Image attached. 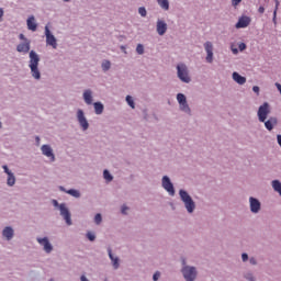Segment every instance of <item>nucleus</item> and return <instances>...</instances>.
Here are the masks:
<instances>
[{
    "mask_svg": "<svg viewBox=\"0 0 281 281\" xmlns=\"http://www.w3.org/2000/svg\"><path fill=\"white\" fill-rule=\"evenodd\" d=\"M38 63H41V57H38V54H36V52L31 50L29 67L31 69L32 77L35 78V80H41V70H38Z\"/></svg>",
    "mask_w": 281,
    "mask_h": 281,
    "instance_id": "f257e3e1",
    "label": "nucleus"
},
{
    "mask_svg": "<svg viewBox=\"0 0 281 281\" xmlns=\"http://www.w3.org/2000/svg\"><path fill=\"white\" fill-rule=\"evenodd\" d=\"M181 201H183L187 212H189V214H192L194 212V201L192 200V198L190 196V194H188L184 190H180L179 191Z\"/></svg>",
    "mask_w": 281,
    "mask_h": 281,
    "instance_id": "f03ea898",
    "label": "nucleus"
},
{
    "mask_svg": "<svg viewBox=\"0 0 281 281\" xmlns=\"http://www.w3.org/2000/svg\"><path fill=\"white\" fill-rule=\"evenodd\" d=\"M269 113H271V108L267 102H265L262 105L259 106L257 112L259 122H267Z\"/></svg>",
    "mask_w": 281,
    "mask_h": 281,
    "instance_id": "7ed1b4c3",
    "label": "nucleus"
},
{
    "mask_svg": "<svg viewBox=\"0 0 281 281\" xmlns=\"http://www.w3.org/2000/svg\"><path fill=\"white\" fill-rule=\"evenodd\" d=\"M177 70H178V78L182 81V82H190V75L188 74V66H186L184 64H179L177 66Z\"/></svg>",
    "mask_w": 281,
    "mask_h": 281,
    "instance_id": "20e7f679",
    "label": "nucleus"
},
{
    "mask_svg": "<svg viewBox=\"0 0 281 281\" xmlns=\"http://www.w3.org/2000/svg\"><path fill=\"white\" fill-rule=\"evenodd\" d=\"M182 274H183L184 280L194 281V280H196V268L184 266L182 268Z\"/></svg>",
    "mask_w": 281,
    "mask_h": 281,
    "instance_id": "39448f33",
    "label": "nucleus"
},
{
    "mask_svg": "<svg viewBox=\"0 0 281 281\" xmlns=\"http://www.w3.org/2000/svg\"><path fill=\"white\" fill-rule=\"evenodd\" d=\"M45 36L46 45H49L50 47H53V49H56L58 47V43L54 34H52V31H49V26H45Z\"/></svg>",
    "mask_w": 281,
    "mask_h": 281,
    "instance_id": "423d86ee",
    "label": "nucleus"
},
{
    "mask_svg": "<svg viewBox=\"0 0 281 281\" xmlns=\"http://www.w3.org/2000/svg\"><path fill=\"white\" fill-rule=\"evenodd\" d=\"M37 243L43 247L46 254H52V251H54V246H52L47 237H37Z\"/></svg>",
    "mask_w": 281,
    "mask_h": 281,
    "instance_id": "0eeeda50",
    "label": "nucleus"
},
{
    "mask_svg": "<svg viewBox=\"0 0 281 281\" xmlns=\"http://www.w3.org/2000/svg\"><path fill=\"white\" fill-rule=\"evenodd\" d=\"M177 100L180 104L181 111H184V113H190V106L188 105V100L186 99V94L178 93Z\"/></svg>",
    "mask_w": 281,
    "mask_h": 281,
    "instance_id": "6e6552de",
    "label": "nucleus"
},
{
    "mask_svg": "<svg viewBox=\"0 0 281 281\" xmlns=\"http://www.w3.org/2000/svg\"><path fill=\"white\" fill-rule=\"evenodd\" d=\"M162 188L166 189L170 196H175V186H172V182L170 181V178H168V176H165L162 178Z\"/></svg>",
    "mask_w": 281,
    "mask_h": 281,
    "instance_id": "1a4fd4ad",
    "label": "nucleus"
},
{
    "mask_svg": "<svg viewBox=\"0 0 281 281\" xmlns=\"http://www.w3.org/2000/svg\"><path fill=\"white\" fill-rule=\"evenodd\" d=\"M204 48L206 52V61L213 63L214 60V46L212 45V42H206L204 44Z\"/></svg>",
    "mask_w": 281,
    "mask_h": 281,
    "instance_id": "9d476101",
    "label": "nucleus"
},
{
    "mask_svg": "<svg viewBox=\"0 0 281 281\" xmlns=\"http://www.w3.org/2000/svg\"><path fill=\"white\" fill-rule=\"evenodd\" d=\"M251 23V18L247 16V15H243L241 18H239L238 22L236 23L235 27L237 30L244 29V27H249Z\"/></svg>",
    "mask_w": 281,
    "mask_h": 281,
    "instance_id": "9b49d317",
    "label": "nucleus"
},
{
    "mask_svg": "<svg viewBox=\"0 0 281 281\" xmlns=\"http://www.w3.org/2000/svg\"><path fill=\"white\" fill-rule=\"evenodd\" d=\"M5 175H8V179H7V186H14L16 183V178L14 177V173H12V171H10V169L8 168V165H3L2 166Z\"/></svg>",
    "mask_w": 281,
    "mask_h": 281,
    "instance_id": "f8f14e48",
    "label": "nucleus"
},
{
    "mask_svg": "<svg viewBox=\"0 0 281 281\" xmlns=\"http://www.w3.org/2000/svg\"><path fill=\"white\" fill-rule=\"evenodd\" d=\"M60 215L65 218L67 225H71V213H69V209L65 204L59 205Z\"/></svg>",
    "mask_w": 281,
    "mask_h": 281,
    "instance_id": "ddd939ff",
    "label": "nucleus"
},
{
    "mask_svg": "<svg viewBox=\"0 0 281 281\" xmlns=\"http://www.w3.org/2000/svg\"><path fill=\"white\" fill-rule=\"evenodd\" d=\"M77 120L83 131H87V128H89V122H87V119L85 117V112L82 110H78Z\"/></svg>",
    "mask_w": 281,
    "mask_h": 281,
    "instance_id": "4468645a",
    "label": "nucleus"
},
{
    "mask_svg": "<svg viewBox=\"0 0 281 281\" xmlns=\"http://www.w3.org/2000/svg\"><path fill=\"white\" fill-rule=\"evenodd\" d=\"M42 154L45 155V157H48L50 161H56V156H54V150L49 145L42 146Z\"/></svg>",
    "mask_w": 281,
    "mask_h": 281,
    "instance_id": "2eb2a0df",
    "label": "nucleus"
},
{
    "mask_svg": "<svg viewBox=\"0 0 281 281\" xmlns=\"http://www.w3.org/2000/svg\"><path fill=\"white\" fill-rule=\"evenodd\" d=\"M249 203L250 212H252L254 214H258L260 212V201H258V199L250 198Z\"/></svg>",
    "mask_w": 281,
    "mask_h": 281,
    "instance_id": "dca6fc26",
    "label": "nucleus"
},
{
    "mask_svg": "<svg viewBox=\"0 0 281 281\" xmlns=\"http://www.w3.org/2000/svg\"><path fill=\"white\" fill-rule=\"evenodd\" d=\"M157 32L159 36H164L166 32H168V24L164 22L162 20L157 21Z\"/></svg>",
    "mask_w": 281,
    "mask_h": 281,
    "instance_id": "f3484780",
    "label": "nucleus"
},
{
    "mask_svg": "<svg viewBox=\"0 0 281 281\" xmlns=\"http://www.w3.org/2000/svg\"><path fill=\"white\" fill-rule=\"evenodd\" d=\"M16 52L20 54H27V52H30V41L25 40V42L19 44L16 46Z\"/></svg>",
    "mask_w": 281,
    "mask_h": 281,
    "instance_id": "a211bd4d",
    "label": "nucleus"
},
{
    "mask_svg": "<svg viewBox=\"0 0 281 281\" xmlns=\"http://www.w3.org/2000/svg\"><path fill=\"white\" fill-rule=\"evenodd\" d=\"M26 25H27L29 30H31V32H36V27H38V25L35 22L34 15H31L27 19Z\"/></svg>",
    "mask_w": 281,
    "mask_h": 281,
    "instance_id": "6ab92c4d",
    "label": "nucleus"
},
{
    "mask_svg": "<svg viewBox=\"0 0 281 281\" xmlns=\"http://www.w3.org/2000/svg\"><path fill=\"white\" fill-rule=\"evenodd\" d=\"M278 124V119L270 117L268 121H265V126L268 131H273V127Z\"/></svg>",
    "mask_w": 281,
    "mask_h": 281,
    "instance_id": "aec40b11",
    "label": "nucleus"
},
{
    "mask_svg": "<svg viewBox=\"0 0 281 281\" xmlns=\"http://www.w3.org/2000/svg\"><path fill=\"white\" fill-rule=\"evenodd\" d=\"M2 235L4 238H7V240H12L14 236V229H12V227H5L2 232Z\"/></svg>",
    "mask_w": 281,
    "mask_h": 281,
    "instance_id": "412c9836",
    "label": "nucleus"
},
{
    "mask_svg": "<svg viewBox=\"0 0 281 281\" xmlns=\"http://www.w3.org/2000/svg\"><path fill=\"white\" fill-rule=\"evenodd\" d=\"M233 80L237 82V85H245V82H247V78L240 76L238 72H233Z\"/></svg>",
    "mask_w": 281,
    "mask_h": 281,
    "instance_id": "4be33fe9",
    "label": "nucleus"
},
{
    "mask_svg": "<svg viewBox=\"0 0 281 281\" xmlns=\"http://www.w3.org/2000/svg\"><path fill=\"white\" fill-rule=\"evenodd\" d=\"M161 10L168 11L170 10V1L168 0H156Z\"/></svg>",
    "mask_w": 281,
    "mask_h": 281,
    "instance_id": "5701e85b",
    "label": "nucleus"
},
{
    "mask_svg": "<svg viewBox=\"0 0 281 281\" xmlns=\"http://www.w3.org/2000/svg\"><path fill=\"white\" fill-rule=\"evenodd\" d=\"M276 7H274V11H273V18L272 21L276 25V23H278V10L280 8V0H274Z\"/></svg>",
    "mask_w": 281,
    "mask_h": 281,
    "instance_id": "b1692460",
    "label": "nucleus"
},
{
    "mask_svg": "<svg viewBox=\"0 0 281 281\" xmlns=\"http://www.w3.org/2000/svg\"><path fill=\"white\" fill-rule=\"evenodd\" d=\"M83 99L86 104H91L93 102V97H91V90H86L83 92Z\"/></svg>",
    "mask_w": 281,
    "mask_h": 281,
    "instance_id": "393cba45",
    "label": "nucleus"
},
{
    "mask_svg": "<svg viewBox=\"0 0 281 281\" xmlns=\"http://www.w3.org/2000/svg\"><path fill=\"white\" fill-rule=\"evenodd\" d=\"M109 257L112 260V265H113L114 269H119V267H120V259L113 257V252H111V249H109Z\"/></svg>",
    "mask_w": 281,
    "mask_h": 281,
    "instance_id": "a878e982",
    "label": "nucleus"
},
{
    "mask_svg": "<svg viewBox=\"0 0 281 281\" xmlns=\"http://www.w3.org/2000/svg\"><path fill=\"white\" fill-rule=\"evenodd\" d=\"M94 111L97 115H102L103 111H104V105L100 102H95L94 103Z\"/></svg>",
    "mask_w": 281,
    "mask_h": 281,
    "instance_id": "bb28decb",
    "label": "nucleus"
},
{
    "mask_svg": "<svg viewBox=\"0 0 281 281\" xmlns=\"http://www.w3.org/2000/svg\"><path fill=\"white\" fill-rule=\"evenodd\" d=\"M66 192H67V194H70V196H75V199H80V191H78L76 189H70Z\"/></svg>",
    "mask_w": 281,
    "mask_h": 281,
    "instance_id": "cd10ccee",
    "label": "nucleus"
},
{
    "mask_svg": "<svg viewBox=\"0 0 281 281\" xmlns=\"http://www.w3.org/2000/svg\"><path fill=\"white\" fill-rule=\"evenodd\" d=\"M103 178L105 179V181H113V176H111V172H109V170L106 169L103 171Z\"/></svg>",
    "mask_w": 281,
    "mask_h": 281,
    "instance_id": "c85d7f7f",
    "label": "nucleus"
},
{
    "mask_svg": "<svg viewBox=\"0 0 281 281\" xmlns=\"http://www.w3.org/2000/svg\"><path fill=\"white\" fill-rule=\"evenodd\" d=\"M102 69H103V71H109L111 69V61L104 60L102 63Z\"/></svg>",
    "mask_w": 281,
    "mask_h": 281,
    "instance_id": "c756f323",
    "label": "nucleus"
},
{
    "mask_svg": "<svg viewBox=\"0 0 281 281\" xmlns=\"http://www.w3.org/2000/svg\"><path fill=\"white\" fill-rule=\"evenodd\" d=\"M126 102H127V104H130V106H131L132 109H135V102L133 101V97L127 95V97H126Z\"/></svg>",
    "mask_w": 281,
    "mask_h": 281,
    "instance_id": "7c9ffc66",
    "label": "nucleus"
},
{
    "mask_svg": "<svg viewBox=\"0 0 281 281\" xmlns=\"http://www.w3.org/2000/svg\"><path fill=\"white\" fill-rule=\"evenodd\" d=\"M94 223L97 225H100L102 223V215L100 213H98L95 216H94Z\"/></svg>",
    "mask_w": 281,
    "mask_h": 281,
    "instance_id": "2f4dec72",
    "label": "nucleus"
},
{
    "mask_svg": "<svg viewBox=\"0 0 281 281\" xmlns=\"http://www.w3.org/2000/svg\"><path fill=\"white\" fill-rule=\"evenodd\" d=\"M138 14H140V16H146V14H147L146 8L140 7V8L138 9Z\"/></svg>",
    "mask_w": 281,
    "mask_h": 281,
    "instance_id": "473e14b6",
    "label": "nucleus"
},
{
    "mask_svg": "<svg viewBox=\"0 0 281 281\" xmlns=\"http://www.w3.org/2000/svg\"><path fill=\"white\" fill-rule=\"evenodd\" d=\"M136 52H137V54H140V55L144 54V45L138 44L136 47Z\"/></svg>",
    "mask_w": 281,
    "mask_h": 281,
    "instance_id": "72a5a7b5",
    "label": "nucleus"
},
{
    "mask_svg": "<svg viewBox=\"0 0 281 281\" xmlns=\"http://www.w3.org/2000/svg\"><path fill=\"white\" fill-rule=\"evenodd\" d=\"M239 52H245V49H247V44L246 43H240L238 45Z\"/></svg>",
    "mask_w": 281,
    "mask_h": 281,
    "instance_id": "f704fd0d",
    "label": "nucleus"
},
{
    "mask_svg": "<svg viewBox=\"0 0 281 281\" xmlns=\"http://www.w3.org/2000/svg\"><path fill=\"white\" fill-rule=\"evenodd\" d=\"M87 238L90 239L91 241L95 240V235L92 233H87Z\"/></svg>",
    "mask_w": 281,
    "mask_h": 281,
    "instance_id": "c9c22d12",
    "label": "nucleus"
},
{
    "mask_svg": "<svg viewBox=\"0 0 281 281\" xmlns=\"http://www.w3.org/2000/svg\"><path fill=\"white\" fill-rule=\"evenodd\" d=\"M252 91H254L255 93H257V95H259V93H260V87L254 86V87H252Z\"/></svg>",
    "mask_w": 281,
    "mask_h": 281,
    "instance_id": "e433bc0d",
    "label": "nucleus"
},
{
    "mask_svg": "<svg viewBox=\"0 0 281 281\" xmlns=\"http://www.w3.org/2000/svg\"><path fill=\"white\" fill-rule=\"evenodd\" d=\"M241 259H243L244 262H247V260H249V256L244 252V254L241 255Z\"/></svg>",
    "mask_w": 281,
    "mask_h": 281,
    "instance_id": "4c0bfd02",
    "label": "nucleus"
},
{
    "mask_svg": "<svg viewBox=\"0 0 281 281\" xmlns=\"http://www.w3.org/2000/svg\"><path fill=\"white\" fill-rule=\"evenodd\" d=\"M160 276H161V273L155 272V274L153 276V280H154V281L159 280V277H160Z\"/></svg>",
    "mask_w": 281,
    "mask_h": 281,
    "instance_id": "58836bf2",
    "label": "nucleus"
},
{
    "mask_svg": "<svg viewBox=\"0 0 281 281\" xmlns=\"http://www.w3.org/2000/svg\"><path fill=\"white\" fill-rule=\"evenodd\" d=\"M243 0H232V5H234V8H236V5H238Z\"/></svg>",
    "mask_w": 281,
    "mask_h": 281,
    "instance_id": "ea45409f",
    "label": "nucleus"
},
{
    "mask_svg": "<svg viewBox=\"0 0 281 281\" xmlns=\"http://www.w3.org/2000/svg\"><path fill=\"white\" fill-rule=\"evenodd\" d=\"M258 12L259 14H265V7H259Z\"/></svg>",
    "mask_w": 281,
    "mask_h": 281,
    "instance_id": "a19ab883",
    "label": "nucleus"
},
{
    "mask_svg": "<svg viewBox=\"0 0 281 281\" xmlns=\"http://www.w3.org/2000/svg\"><path fill=\"white\" fill-rule=\"evenodd\" d=\"M19 38H20V41H24V43H25V41H27V38H25V35H23V34H20Z\"/></svg>",
    "mask_w": 281,
    "mask_h": 281,
    "instance_id": "79ce46f5",
    "label": "nucleus"
},
{
    "mask_svg": "<svg viewBox=\"0 0 281 281\" xmlns=\"http://www.w3.org/2000/svg\"><path fill=\"white\" fill-rule=\"evenodd\" d=\"M126 210H128V207L123 206V207H122V214H126Z\"/></svg>",
    "mask_w": 281,
    "mask_h": 281,
    "instance_id": "37998d69",
    "label": "nucleus"
},
{
    "mask_svg": "<svg viewBox=\"0 0 281 281\" xmlns=\"http://www.w3.org/2000/svg\"><path fill=\"white\" fill-rule=\"evenodd\" d=\"M250 265H256V259L255 258H250Z\"/></svg>",
    "mask_w": 281,
    "mask_h": 281,
    "instance_id": "c03bdc74",
    "label": "nucleus"
},
{
    "mask_svg": "<svg viewBox=\"0 0 281 281\" xmlns=\"http://www.w3.org/2000/svg\"><path fill=\"white\" fill-rule=\"evenodd\" d=\"M3 19V9H0V21Z\"/></svg>",
    "mask_w": 281,
    "mask_h": 281,
    "instance_id": "a18cd8bd",
    "label": "nucleus"
},
{
    "mask_svg": "<svg viewBox=\"0 0 281 281\" xmlns=\"http://www.w3.org/2000/svg\"><path fill=\"white\" fill-rule=\"evenodd\" d=\"M53 203H54L55 207H58V201L53 200Z\"/></svg>",
    "mask_w": 281,
    "mask_h": 281,
    "instance_id": "49530a36",
    "label": "nucleus"
},
{
    "mask_svg": "<svg viewBox=\"0 0 281 281\" xmlns=\"http://www.w3.org/2000/svg\"><path fill=\"white\" fill-rule=\"evenodd\" d=\"M247 280L254 281V277H251V274H249V276L247 277Z\"/></svg>",
    "mask_w": 281,
    "mask_h": 281,
    "instance_id": "de8ad7c7",
    "label": "nucleus"
},
{
    "mask_svg": "<svg viewBox=\"0 0 281 281\" xmlns=\"http://www.w3.org/2000/svg\"><path fill=\"white\" fill-rule=\"evenodd\" d=\"M81 281H88L87 280V277L83 274V276H81Z\"/></svg>",
    "mask_w": 281,
    "mask_h": 281,
    "instance_id": "09e8293b",
    "label": "nucleus"
},
{
    "mask_svg": "<svg viewBox=\"0 0 281 281\" xmlns=\"http://www.w3.org/2000/svg\"><path fill=\"white\" fill-rule=\"evenodd\" d=\"M233 54H238V49L237 48H233Z\"/></svg>",
    "mask_w": 281,
    "mask_h": 281,
    "instance_id": "8fccbe9b",
    "label": "nucleus"
},
{
    "mask_svg": "<svg viewBox=\"0 0 281 281\" xmlns=\"http://www.w3.org/2000/svg\"><path fill=\"white\" fill-rule=\"evenodd\" d=\"M63 1H65V3H69V1H71V0H63Z\"/></svg>",
    "mask_w": 281,
    "mask_h": 281,
    "instance_id": "3c124183",
    "label": "nucleus"
},
{
    "mask_svg": "<svg viewBox=\"0 0 281 281\" xmlns=\"http://www.w3.org/2000/svg\"><path fill=\"white\" fill-rule=\"evenodd\" d=\"M182 265H186V259L182 260Z\"/></svg>",
    "mask_w": 281,
    "mask_h": 281,
    "instance_id": "603ef678",
    "label": "nucleus"
},
{
    "mask_svg": "<svg viewBox=\"0 0 281 281\" xmlns=\"http://www.w3.org/2000/svg\"><path fill=\"white\" fill-rule=\"evenodd\" d=\"M0 128H1V122H0Z\"/></svg>",
    "mask_w": 281,
    "mask_h": 281,
    "instance_id": "864d4df0",
    "label": "nucleus"
},
{
    "mask_svg": "<svg viewBox=\"0 0 281 281\" xmlns=\"http://www.w3.org/2000/svg\"><path fill=\"white\" fill-rule=\"evenodd\" d=\"M37 142H38V137H36Z\"/></svg>",
    "mask_w": 281,
    "mask_h": 281,
    "instance_id": "5fc2aeb1",
    "label": "nucleus"
}]
</instances>
